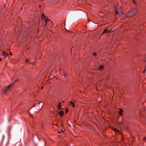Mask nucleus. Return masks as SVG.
Instances as JSON below:
<instances>
[{"label": "nucleus", "mask_w": 146, "mask_h": 146, "mask_svg": "<svg viewBox=\"0 0 146 146\" xmlns=\"http://www.w3.org/2000/svg\"><path fill=\"white\" fill-rule=\"evenodd\" d=\"M19 80V79H16V80L13 83H12L11 85L8 86L4 90H3V92L4 93H6L7 91L16 82L18 81Z\"/></svg>", "instance_id": "2"}, {"label": "nucleus", "mask_w": 146, "mask_h": 146, "mask_svg": "<svg viewBox=\"0 0 146 146\" xmlns=\"http://www.w3.org/2000/svg\"><path fill=\"white\" fill-rule=\"evenodd\" d=\"M64 76L65 78H66L67 77V75L66 74H64Z\"/></svg>", "instance_id": "14"}, {"label": "nucleus", "mask_w": 146, "mask_h": 146, "mask_svg": "<svg viewBox=\"0 0 146 146\" xmlns=\"http://www.w3.org/2000/svg\"><path fill=\"white\" fill-rule=\"evenodd\" d=\"M107 31V30L106 29L104 31L103 33L104 34L105 33H106Z\"/></svg>", "instance_id": "11"}, {"label": "nucleus", "mask_w": 146, "mask_h": 146, "mask_svg": "<svg viewBox=\"0 0 146 146\" xmlns=\"http://www.w3.org/2000/svg\"><path fill=\"white\" fill-rule=\"evenodd\" d=\"M22 9V8H21V10Z\"/></svg>", "instance_id": "33"}, {"label": "nucleus", "mask_w": 146, "mask_h": 146, "mask_svg": "<svg viewBox=\"0 0 146 146\" xmlns=\"http://www.w3.org/2000/svg\"><path fill=\"white\" fill-rule=\"evenodd\" d=\"M145 70H146L145 69V70H144L143 71V73H145Z\"/></svg>", "instance_id": "23"}, {"label": "nucleus", "mask_w": 146, "mask_h": 146, "mask_svg": "<svg viewBox=\"0 0 146 146\" xmlns=\"http://www.w3.org/2000/svg\"><path fill=\"white\" fill-rule=\"evenodd\" d=\"M38 104H40V103L39 102H38Z\"/></svg>", "instance_id": "29"}, {"label": "nucleus", "mask_w": 146, "mask_h": 146, "mask_svg": "<svg viewBox=\"0 0 146 146\" xmlns=\"http://www.w3.org/2000/svg\"><path fill=\"white\" fill-rule=\"evenodd\" d=\"M44 15H43V14H42V17L43 18V17H44Z\"/></svg>", "instance_id": "20"}, {"label": "nucleus", "mask_w": 146, "mask_h": 146, "mask_svg": "<svg viewBox=\"0 0 146 146\" xmlns=\"http://www.w3.org/2000/svg\"><path fill=\"white\" fill-rule=\"evenodd\" d=\"M68 112V110H66L65 111V112L66 113H67V112Z\"/></svg>", "instance_id": "21"}, {"label": "nucleus", "mask_w": 146, "mask_h": 146, "mask_svg": "<svg viewBox=\"0 0 146 146\" xmlns=\"http://www.w3.org/2000/svg\"><path fill=\"white\" fill-rule=\"evenodd\" d=\"M44 21H45V22L46 23L47 21H48V20L46 18V19H44Z\"/></svg>", "instance_id": "13"}, {"label": "nucleus", "mask_w": 146, "mask_h": 146, "mask_svg": "<svg viewBox=\"0 0 146 146\" xmlns=\"http://www.w3.org/2000/svg\"><path fill=\"white\" fill-rule=\"evenodd\" d=\"M0 60L1 61L2 60H1V58H0Z\"/></svg>", "instance_id": "26"}, {"label": "nucleus", "mask_w": 146, "mask_h": 146, "mask_svg": "<svg viewBox=\"0 0 146 146\" xmlns=\"http://www.w3.org/2000/svg\"><path fill=\"white\" fill-rule=\"evenodd\" d=\"M69 103L73 107H74L75 106V104L72 102V101H70Z\"/></svg>", "instance_id": "7"}, {"label": "nucleus", "mask_w": 146, "mask_h": 146, "mask_svg": "<svg viewBox=\"0 0 146 146\" xmlns=\"http://www.w3.org/2000/svg\"><path fill=\"white\" fill-rule=\"evenodd\" d=\"M61 103L60 102H59V104L58 105V108L60 109V110H61L62 109V108H61V107H60V104H61Z\"/></svg>", "instance_id": "10"}, {"label": "nucleus", "mask_w": 146, "mask_h": 146, "mask_svg": "<svg viewBox=\"0 0 146 146\" xmlns=\"http://www.w3.org/2000/svg\"><path fill=\"white\" fill-rule=\"evenodd\" d=\"M62 126H63V125L62 124Z\"/></svg>", "instance_id": "32"}, {"label": "nucleus", "mask_w": 146, "mask_h": 146, "mask_svg": "<svg viewBox=\"0 0 146 146\" xmlns=\"http://www.w3.org/2000/svg\"><path fill=\"white\" fill-rule=\"evenodd\" d=\"M115 130V131H117V132H118V131H118L117 130V129H115V130Z\"/></svg>", "instance_id": "17"}, {"label": "nucleus", "mask_w": 146, "mask_h": 146, "mask_svg": "<svg viewBox=\"0 0 146 146\" xmlns=\"http://www.w3.org/2000/svg\"><path fill=\"white\" fill-rule=\"evenodd\" d=\"M31 116L32 117H33V116H32V115H31Z\"/></svg>", "instance_id": "31"}, {"label": "nucleus", "mask_w": 146, "mask_h": 146, "mask_svg": "<svg viewBox=\"0 0 146 146\" xmlns=\"http://www.w3.org/2000/svg\"><path fill=\"white\" fill-rule=\"evenodd\" d=\"M63 132H64V131L62 130H61L60 131H58V133H63Z\"/></svg>", "instance_id": "12"}, {"label": "nucleus", "mask_w": 146, "mask_h": 146, "mask_svg": "<svg viewBox=\"0 0 146 146\" xmlns=\"http://www.w3.org/2000/svg\"><path fill=\"white\" fill-rule=\"evenodd\" d=\"M146 139V138L145 137L144 138V139Z\"/></svg>", "instance_id": "24"}, {"label": "nucleus", "mask_w": 146, "mask_h": 146, "mask_svg": "<svg viewBox=\"0 0 146 146\" xmlns=\"http://www.w3.org/2000/svg\"><path fill=\"white\" fill-rule=\"evenodd\" d=\"M64 114V112L62 111H60L58 113V114L60 116H62Z\"/></svg>", "instance_id": "4"}, {"label": "nucleus", "mask_w": 146, "mask_h": 146, "mask_svg": "<svg viewBox=\"0 0 146 146\" xmlns=\"http://www.w3.org/2000/svg\"><path fill=\"white\" fill-rule=\"evenodd\" d=\"M110 32V30H107V31L106 33H109Z\"/></svg>", "instance_id": "16"}, {"label": "nucleus", "mask_w": 146, "mask_h": 146, "mask_svg": "<svg viewBox=\"0 0 146 146\" xmlns=\"http://www.w3.org/2000/svg\"><path fill=\"white\" fill-rule=\"evenodd\" d=\"M115 13L116 14L118 15L119 17H122V18H123L124 17L123 16V14L121 11L120 12L118 11L117 9H116L115 11Z\"/></svg>", "instance_id": "3"}, {"label": "nucleus", "mask_w": 146, "mask_h": 146, "mask_svg": "<svg viewBox=\"0 0 146 146\" xmlns=\"http://www.w3.org/2000/svg\"><path fill=\"white\" fill-rule=\"evenodd\" d=\"M38 139L39 140V138H38Z\"/></svg>", "instance_id": "34"}, {"label": "nucleus", "mask_w": 146, "mask_h": 146, "mask_svg": "<svg viewBox=\"0 0 146 146\" xmlns=\"http://www.w3.org/2000/svg\"><path fill=\"white\" fill-rule=\"evenodd\" d=\"M103 68V65L100 66L98 68L99 70H102Z\"/></svg>", "instance_id": "8"}, {"label": "nucleus", "mask_w": 146, "mask_h": 146, "mask_svg": "<svg viewBox=\"0 0 146 146\" xmlns=\"http://www.w3.org/2000/svg\"><path fill=\"white\" fill-rule=\"evenodd\" d=\"M123 112V111L120 108L119 109V114L120 115H123L122 112Z\"/></svg>", "instance_id": "5"}, {"label": "nucleus", "mask_w": 146, "mask_h": 146, "mask_svg": "<svg viewBox=\"0 0 146 146\" xmlns=\"http://www.w3.org/2000/svg\"><path fill=\"white\" fill-rule=\"evenodd\" d=\"M42 127H43V124H42Z\"/></svg>", "instance_id": "30"}, {"label": "nucleus", "mask_w": 146, "mask_h": 146, "mask_svg": "<svg viewBox=\"0 0 146 146\" xmlns=\"http://www.w3.org/2000/svg\"><path fill=\"white\" fill-rule=\"evenodd\" d=\"M133 0V2L135 4H136V3H135V1H134V0Z\"/></svg>", "instance_id": "22"}, {"label": "nucleus", "mask_w": 146, "mask_h": 146, "mask_svg": "<svg viewBox=\"0 0 146 146\" xmlns=\"http://www.w3.org/2000/svg\"><path fill=\"white\" fill-rule=\"evenodd\" d=\"M10 54L11 55H13V54H11V53H10Z\"/></svg>", "instance_id": "25"}, {"label": "nucleus", "mask_w": 146, "mask_h": 146, "mask_svg": "<svg viewBox=\"0 0 146 146\" xmlns=\"http://www.w3.org/2000/svg\"><path fill=\"white\" fill-rule=\"evenodd\" d=\"M43 88V87H42V88H41V89H42Z\"/></svg>", "instance_id": "28"}, {"label": "nucleus", "mask_w": 146, "mask_h": 146, "mask_svg": "<svg viewBox=\"0 0 146 146\" xmlns=\"http://www.w3.org/2000/svg\"><path fill=\"white\" fill-rule=\"evenodd\" d=\"M26 62H28L29 61V60H28V59H26Z\"/></svg>", "instance_id": "18"}, {"label": "nucleus", "mask_w": 146, "mask_h": 146, "mask_svg": "<svg viewBox=\"0 0 146 146\" xmlns=\"http://www.w3.org/2000/svg\"><path fill=\"white\" fill-rule=\"evenodd\" d=\"M98 99H99V100L98 101V102H100L102 100V96H100L98 98Z\"/></svg>", "instance_id": "9"}, {"label": "nucleus", "mask_w": 146, "mask_h": 146, "mask_svg": "<svg viewBox=\"0 0 146 146\" xmlns=\"http://www.w3.org/2000/svg\"><path fill=\"white\" fill-rule=\"evenodd\" d=\"M2 55L5 57H7L8 56V54H7L5 52L3 51L2 53Z\"/></svg>", "instance_id": "6"}, {"label": "nucleus", "mask_w": 146, "mask_h": 146, "mask_svg": "<svg viewBox=\"0 0 146 146\" xmlns=\"http://www.w3.org/2000/svg\"><path fill=\"white\" fill-rule=\"evenodd\" d=\"M96 52H94L93 53V55L94 56H96Z\"/></svg>", "instance_id": "15"}, {"label": "nucleus", "mask_w": 146, "mask_h": 146, "mask_svg": "<svg viewBox=\"0 0 146 146\" xmlns=\"http://www.w3.org/2000/svg\"><path fill=\"white\" fill-rule=\"evenodd\" d=\"M9 137H10V133H9Z\"/></svg>", "instance_id": "27"}, {"label": "nucleus", "mask_w": 146, "mask_h": 146, "mask_svg": "<svg viewBox=\"0 0 146 146\" xmlns=\"http://www.w3.org/2000/svg\"><path fill=\"white\" fill-rule=\"evenodd\" d=\"M36 104H35V105H33V107H35V106Z\"/></svg>", "instance_id": "19"}, {"label": "nucleus", "mask_w": 146, "mask_h": 146, "mask_svg": "<svg viewBox=\"0 0 146 146\" xmlns=\"http://www.w3.org/2000/svg\"><path fill=\"white\" fill-rule=\"evenodd\" d=\"M137 10L135 8H133L128 11L127 14V16L129 18H131L134 16L136 13L137 12Z\"/></svg>", "instance_id": "1"}]
</instances>
